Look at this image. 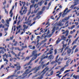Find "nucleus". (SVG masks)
Returning <instances> with one entry per match:
<instances>
[{
    "label": "nucleus",
    "instance_id": "obj_1",
    "mask_svg": "<svg viewBox=\"0 0 79 79\" xmlns=\"http://www.w3.org/2000/svg\"><path fill=\"white\" fill-rule=\"evenodd\" d=\"M40 68V66H39L38 67H35L34 68L31 69L30 71L29 72V69H28L26 70L25 73L27 74H28L30 73H31V72L33 71H34V70H35V71L34 72V73H36L37 72V71H38V70H39Z\"/></svg>",
    "mask_w": 79,
    "mask_h": 79
},
{
    "label": "nucleus",
    "instance_id": "obj_2",
    "mask_svg": "<svg viewBox=\"0 0 79 79\" xmlns=\"http://www.w3.org/2000/svg\"><path fill=\"white\" fill-rule=\"evenodd\" d=\"M68 10V8H66V9L64 10V12L63 14H62V17H64V16H65V15H66L67 13H69V11H70L71 10V9L69 10ZM67 10H68L67 11Z\"/></svg>",
    "mask_w": 79,
    "mask_h": 79
},
{
    "label": "nucleus",
    "instance_id": "obj_3",
    "mask_svg": "<svg viewBox=\"0 0 79 79\" xmlns=\"http://www.w3.org/2000/svg\"><path fill=\"white\" fill-rule=\"evenodd\" d=\"M14 66H17L15 67V69H16L15 70V73H16L17 71H19V70H20L21 69V67L20 65H18V64H14Z\"/></svg>",
    "mask_w": 79,
    "mask_h": 79
},
{
    "label": "nucleus",
    "instance_id": "obj_4",
    "mask_svg": "<svg viewBox=\"0 0 79 79\" xmlns=\"http://www.w3.org/2000/svg\"><path fill=\"white\" fill-rule=\"evenodd\" d=\"M66 50H67V53L68 54H70L71 52H72V50L70 49L69 47H67L66 48L64 49L65 51H66Z\"/></svg>",
    "mask_w": 79,
    "mask_h": 79
},
{
    "label": "nucleus",
    "instance_id": "obj_5",
    "mask_svg": "<svg viewBox=\"0 0 79 79\" xmlns=\"http://www.w3.org/2000/svg\"><path fill=\"white\" fill-rule=\"evenodd\" d=\"M57 27V25H54V26L53 27H52V28L53 29L52 30V33L50 35V36H52V35L55 32V29H56V27Z\"/></svg>",
    "mask_w": 79,
    "mask_h": 79
},
{
    "label": "nucleus",
    "instance_id": "obj_6",
    "mask_svg": "<svg viewBox=\"0 0 79 79\" xmlns=\"http://www.w3.org/2000/svg\"><path fill=\"white\" fill-rule=\"evenodd\" d=\"M27 10L24 9L23 10V12L22 13V12H23V10H21L20 11V14L21 15L23 16V15L26 14V12H27Z\"/></svg>",
    "mask_w": 79,
    "mask_h": 79
},
{
    "label": "nucleus",
    "instance_id": "obj_7",
    "mask_svg": "<svg viewBox=\"0 0 79 79\" xmlns=\"http://www.w3.org/2000/svg\"><path fill=\"white\" fill-rule=\"evenodd\" d=\"M49 69L50 68H49L47 67L44 69L43 70V71L42 72H44V73H45V74L46 72H47V71H48L49 70Z\"/></svg>",
    "mask_w": 79,
    "mask_h": 79
},
{
    "label": "nucleus",
    "instance_id": "obj_8",
    "mask_svg": "<svg viewBox=\"0 0 79 79\" xmlns=\"http://www.w3.org/2000/svg\"><path fill=\"white\" fill-rule=\"evenodd\" d=\"M54 58V56L53 54L51 55L48 57V60H52Z\"/></svg>",
    "mask_w": 79,
    "mask_h": 79
},
{
    "label": "nucleus",
    "instance_id": "obj_9",
    "mask_svg": "<svg viewBox=\"0 0 79 79\" xmlns=\"http://www.w3.org/2000/svg\"><path fill=\"white\" fill-rule=\"evenodd\" d=\"M23 27H24V28L23 29V31H24V32H25V29H28V26H27L25 24H24L23 25Z\"/></svg>",
    "mask_w": 79,
    "mask_h": 79
},
{
    "label": "nucleus",
    "instance_id": "obj_10",
    "mask_svg": "<svg viewBox=\"0 0 79 79\" xmlns=\"http://www.w3.org/2000/svg\"><path fill=\"white\" fill-rule=\"evenodd\" d=\"M38 50H35L34 51H33L32 52V55L30 56V57H32V56L34 55V54L35 53H37L38 52Z\"/></svg>",
    "mask_w": 79,
    "mask_h": 79
},
{
    "label": "nucleus",
    "instance_id": "obj_11",
    "mask_svg": "<svg viewBox=\"0 0 79 79\" xmlns=\"http://www.w3.org/2000/svg\"><path fill=\"white\" fill-rule=\"evenodd\" d=\"M37 8V7H35V9L34 10V11L33 12V13H37V12L38 11V10H40V8H38L37 10H36V9Z\"/></svg>",
    "mask_w": 79,
    "mask_h": 79
},
{
    "label": "nucleus",
    "instance_id": "obj_12",
    "mask_svg": "<svg viewBox=\"0 0 79 79\" xmlns=\"http://www.w3.org/2000/svg\"><path fill=\"white\" fill-rule=\"evenodd\" d=\"M28 47H29L30 49H31L32 50H35V46H33L32 45L29 46Z\"/></svg>",
    "mask_w": 79,
    "mask_h": 79
},
{
    "label": "nucleus",
    "instance_id": "obj_13",
    "mask_svg": "<svg viewBox=\"0 0 79 79\" xmlns=\"http://www.w3.org/2000/svg\"><path fill=\"white\" fill-rule=\"evenodd\" d=\"M6 23H7V24H5L6 25V26L7 27H9V20H8V19H7L6 20Z\"/></svg>",
    "mask_w": 79,
    "mask_h": 79
},
{
    "label": "nucleus",
    "instance_id": "obj_14",
    "mask_svg": "<svg viewBox=\"0 0 79 79\" xmlns=\"http://www.w3.org/2000/svg\"><path fill=\"white\" fill-rule=\"evenodd\" d=\"M44 2H45V1L42 0L41 2L38 3V4L40 6H41V5H42V3H44Z\"/></svg>",
    "mask_w": 79,
    "mask_h": 79
},
{
    "label": "nucleus",
    "instance_id": "obj_15",
    "mask_svg": "<svg viewBox=\"0 0 79 79\" xmlns=\"http://www.w3.org/2000/svg\"><path fill=\"white\" fill-rule=\"evenodd\" d=\"M3 60L4 61H6V63L7 64L8 62V60L6 59V58L5 57H3Z\"/></svg>",
    "mask_w": 79,
    "mask_h": 79
},
{
    "label": "nucleus",
    "instance_id": "obj_16",
    "mask_svg": "<svg viewBox=\"0 0 79 79\" xmlns=\"http://www.w3.org/2000/svg\"><path fill=\"white\" fill-rule=\"evenodd\" d=\"M45 54H43L41 56L40 58V60H41V61H42V60H44V59H45Z\"/></svg>",
    "mask_w": 79,
    "mask_h": 79
},
{
    "label": "nucleus",
    "instance_id": "obj_17",
    "mask_svg": "<svg viewBox=\"0 0 79 79\" xmlns=\"http://www.w3.org/2000/svg\"><path fill=\"white\" fill-rule=\"evenodd\" d=\"M35 2H37L39 1V0H31V3L33 4V5H34V4L35 3Z\"/></svg>",
    "mask_w": 79,
    "mask_h": 79
},
{
    "label": "nucleus",
    "instance_id": "obj_18",
    "mask_svg": "<svg viewBox=\"0 0 79 79\" xmlns=\"http://www.w3.org/2000/svg\"><path fill=\"white\" fill-rule=\"evenodd\" d=\"M59 56L58 55L56 56L55 58V60L57 62H58L59 61H60V57L58 59V58Z\"/></svg>",
    "mask_w": 79,
    "mask_h": 79
},
{
    "label": "nucleus",
    "instance_id": "obj_19",
    "mask_svg": "<svg viewBox=\"0 0 79 79\" xmlns=\"http://www.w3.org/2000/svg\"><path fill=\"white\" fill-rule=\"evenodd\" d=\"M79 38V36H78V37L72 43V45H73L74 44L76 43V42H77V40H78Z\"/></svg>",
    "mask_w": 79,
    "mask_h": 79
},
{
    "label": "nucleus",
    "instance_id": "obj_20",
    "mask_svg": "<svg viewBox=\"0 0 79 79\" xmlns=\"http://www.w3.org/2000/svg\"><path fill=\"white\" fill-rule=\"evenodd\" d=\"M57 25L59 26H63L64 25V24H62V22H59V23H58Z\"/></svg>",
    "mask_w": 79,
    "mask_h": 79
},
{
    "label": "nucleus",
    "instance_id": "obj_21",
    "mask_svg": "<svg viewBox=\"0 0 79 79\" xmlns=\"http://www.w3.org/2000/svg\"><path fill=\"white\" fill-rule=\"evenodd\" d=\"M61 44H63V47H66L67 46V44H64V41H63Z\"/></svg>",
    "mask_w": 79,
    "mask_h": 79
},
{
    "label": "nucleus",
    "instance_id": "obj_22",
    "mask_svg": "<svg viewBox=\"0 0 79 79\" xmlns=\"http://www.w3.org/2000/svg\"><path fill=\"white\" fill-rule=\"evenodd\" d=\"M11 53L13 55H15V57H17V55H16L13 51H11Z\"/></svg>",
    "mask_w": 79,
    "mask_h": 79
},
{
    "label": "nucleus",
    "instance_id": "obj_23",
    "mask_svg": "<svg viewBox=\"0 0 79 79\" xmlns=\"http://www.w3.org/2000/svg\"><path fill=\"white\" fill-rule=\"evenodd\" d=\"M57 62H58L56 60L55 61H53L51 62V64H53L56 63H57Z\"/></svg>",
    "mask_w": 79,
    "mask_h": 79
},
{
    "label": "nucleus",
    "instance_id": "obj_24",
    "mask_svg": "<svg viewBox=\"0 0 79 79\" xmlns=\"http://www.w3.org/2000/svg\"><path fill=\"white\" fill-rule=\"evenodd\" d=\"M47 39H46L42 41L41 42V44H44V42H46L47 41Z\"/></svg>",
    "mask_w": 79,
    "mask_h": 79
},
{
    "label": "nucleus",
    "instance_id": "obj_25",
    "mask_svg": "<svg viewBox=\"0 0 79 79\" xmlns=\"http://www.w3.org/2000/svg\"><path fill=\"white\" fill-rule=\"evenodd\" d=\"M15 76L14 75H11L10 76H8V77H7L6 78V79H10V78H11V77H14Z\"/></svg>",
    "mask_w": 79,
    "mask_h": 79
},
{
    "label": "nucleus",
    "instance_id": "obj_26",
    "mask_svg": "<svg viewBox=\"0 0 79 79\" xmlns=\"http://www.w3.org/2000/svg\"><path fill=\"white\" fill-rule=\"evenodd\" d=\"M66 55V52H65V51L64 50V51L63 53L62 54L61 56H64L65 55Z\"/></svg>",
    "mask_w": 79,
    "mask_h": 79
},
{
    "label": "nucleus",
    "instance_id": "obj_27",
    "mask_svg": "<svg viewBox=\"0 0 79 79\" xmlns=\"http://www.w3.org/2000/svg\"><path fill=\"white\" fill-rule=\"evenodd\" d=\"M22 76H19L18 77V78H20V79H24V78H25V76H24L23 77H21Z\"/></svg>",
    "mask_w": 79,
    "mask_h": 79
},
{
    "label": "nucleus",
    "instance_id": "obj_28",
    "mask_svg": "<svg viewBox=\"0 0 79 79\" xmlns=\"http://www.w3.org/2000/svg\"><path fill=\"white\" fill-rule=\"evenodd\" d=\"M78 75H73V77L75 79H77V77H78Z\"/></svg>",
    "mask_w": 79,
    "mask_h": 79
},
{
    "label": "nucleus",
    "instance_id": "obj_29",
    "mask_svg": "<svg viewBox=\"0 0 79 79\" xmlns=\"http://www.w3.org/2000/svg\"><path fill=\"white\" fill-rule=\"evenodd\" d=\"M42 11H40L38 12V13L37 14V15H42Z\"/></svg>",
    "mask_w": 79,
    "mask_h": 79
},
{
    "label": "nucleus",
    "instance_id": "obj_30",
    "mask_svg": "<svg viewBox=\"0 0 79 79\" xmlns=\"http://www.w3.org/2000/svg\"><path fill=\"white\" fill-rule=\"evenodd\" d=\"M27 73H26L25 72L23 74L22 76H25V77H26L27 76Z\"/></svg>",
    "mask_w": 79,
    "mask_h": 79
},
{
    "label": "nucleus",
    "instance_id": "obj_31",
    "mask_svg": "<svg viewBox=\"0 0 79 79\" xmlns=\"http://www.w3.org/2000/svg\"><path fill=\"white\" fill-rule=\"evenodd\" d=\"M69 18H70V17H65V21H68V20H69Z\"/></svg>",
    "mask_w": 79,
    "mask_h": 79
},
{
    "label": "nucleus",
    "instance_id": "obj_32",
    "mask_svg": "<svg viewBox=\"0 0 79 79\" xmlns=\"http://www.w3.org/2000/svg\"><path fill=\"white\" fill-rule=\"evenodd\" d=\"M35 59H36V58L33 57L31 59V60H30V62H32L33 60H34Z\"/></svg>",
    "mask_w": 79,
    "mask_h": 79
},
{
    "label": "nucleus",
    "instance_id": "obj_33",
    "mask_svg": "<svg viewBox=\"0 0 79 79\" xmlns=\"http://www.w3.org/2000/svg\"><path fill=\"white\" fill-rule=\"evenodd\" d=\"M75 27V25H73L72 26L70 27V29H73V28H74Z\"/></svg>",
    "mask_w": 79,
    "mask_h": 79
},
{
    "label": "nucleus",
    "instance_id": "obj_34",
    "mask_svg": "<svg viewBox=\"0 0 79 79\" xmlns=\"http://www.w3.org/2000/svg\"><path fill=\"white\" fill-rule=\"evenodd\" d=\"M67 32H69V31L68 30H67L65 31H64L62 33L63 34H66Z\"/></svg>",
    "mask_w": 79,
    "mask_h": 79
},
{
    "label": "nucleus",
    "instance_id": "obj_35",
    "mask_svg": "<svg viewBox=\"0 0 79 79\" xmlns=\"http://www.w3.org/2000/svg\"><path fill=\"white\" fill-rule=\"evenodd\" d=\"M31 10H29L28 11V14H27V16H29V15H30V14L31 13Z\"/></svg>",
    "mask_w": 79,
    "mask_h": 79
},
{
    "label": "nucleus",
    "instance_id": "obj_36",
    "mask_svg": "<svg viewBox=\"0 0 79 79\" xmlns=\"http://www.w3.org/2000/svg\"><path fill=\"white\" fill-rule=\"evenodd\" d=\"M38 74H39V72L36 75H35L34 76H33V77L32 78H34V77H37V76H38Z\"/></svg>",
    "mask_w": 79,
    "mask_h": 79
},
{
    "label": "nucleus",
    "instance_id": "obj_37",
    "mask_svg": "<svg viewBox=\"0 0 79 79\" xmlns=\"http://www.w3.org/2000/svg\"><path fill=\"white\" fill-rule=\"evenodd\" d=\"M20 32V30H18V29H17L15 35H16L18 34V33H19V32Z\"/></svg>",
    "mask_w": 79,
    "mask_h": 79
},
{
    "label": "nucleus",
    "instance_id": "obj_38",
    "mask_svg": "<svg viewBox=\"0 0 79 79\" xmlns=\"http://www.w3.org/2000/svg\"><path fill=\"white\" fill-rule=\"evenodd\" d=\"M34 6V4H32V5H31L30 6V10H31V9Z\"/></svg>",
    "mask_w": 79,
    "mask_h": 79
},
{
    "label": "nucleus",
    "instance_id": "obj_39",
    "mask_svg": "<svg viewBox=\"0 0 79 79\" xmlns=\"http://www.w3.org/2000/svg\"><path fill=\"white\" fill-rule=\"evenodd\" d=\"M34 55V56L35 57V58H36V59L37 58V56H38V54H37V53H36V54H34V55Z\"/></svg>",
    "mask_w": 79,
    "mask_h": 79
},
{
    "label": "nucleus",
    "instance_id": "obj_40",
    "mask_svg": "<svg viewBox=\"0 0 79 79\" xmlns=\"http://www.w3.org/2000/svg\"><path fill=\"white\" fill-rule=\"evenodd\" d=\"M71 71L70 70H66L64 72V74H65V73H68V72H69Z\"/></svg>",
    "mask_w": 79,
    "mask_h": 79
},
{
    "label": "nucleus",
    "instance_id": "obj_41",
    "mask_svg": "<svg viewBox=\"0 0 79 79\" xmlns=\"http://www.w3.org/2000/svg\"><path fill=\"white\" fill-rule=\"evenodd\" d=\"M64 67H63L60 70V72H62L64 71Z\"/></svg>",
    "mask_w": 79,
    "mask_h": 79
},
{
    "label": "nucleus",
    "instance_id": "obj_42",
    "mask_svg": "<svg viewBox=\"0 0 79 79\" xmlns=\"http://www.w3.org/2000/svg\"><path fill=\"white\" fill-rule=\"evenodd\" d=\"M61 39H60V40H57L56 41V43L57 44H58V43H59V42H60V41H61Z\"/></svg>",
    "mask_w": 79,
    "mask_h": 79
},
{
    "label": "nucleus",
    "instance_id": "obj_43",
    "mask_svg": "<svg viewBox=\"0 0 79 79\" xmlns=\"http://www.w3.org/2000/svg\"><path fill=\"white\" fill-rule=\"evenodd\" d=\"M22 48L23 50L24 48H27V46L26 45L25 46H22Z\"/></svg>",
    "mask_w": 79,
    "mask_h": 79
},
{
    "label": "nucleus",
    "instance_id": "obj_44",
    "mask_svg": "<svg viewBox=\"0 0 79 79\" xmlns=\"http://www.w3.org/2000/svg\"><path fill=\"white\" fill-rule=\"evenodd\" d=\"M34 8H37L38 7V6L37 5V4H35L34 6Z\"/></svg>",
    "mask_w": 79,
    "mask_h": 79
},
{
    "label": "nucleus",
    "instance_id": "obj_45",
    "mask_svg": "<svg viewBox=\"0 0 79 79\" xmlns=\"http://www.w3.org/2000/svg\"><path fill=\"white\" fill-rule=\"evenodd\" d=\"M22 54L21 52H19V53L17 55L18 56H21V55Z\"/></svg>",
    "mask_w": 79,
    "mask_h": 79
},
{
    "label": "nucleus",
    "instance_id": "obj_46",
    "mask_svg": "<svg viewBox=\"0 0 79 79\" xmlns=\"http://www.w3.org/2000/svg\"><path fill=\"white\" fill-rule=\"evenodd\" d=\"M60 67H61V66H58L57 67H56V68H55V69H60Z\"/></svg>",
    "mask_w": 79,
    "mask_h": 79
},
{
    "label": "nucleus",
    "instance_id": "obj_47",
    "mask_svg": "<svg viewBox=\"0 0 79 79\" xmlns=\"http://www.w3.org/2000/svg\"><path fill=\"white\" fill-rule=\"evenodd\" d=\"M78 51H79V49H78V48H77L75 50V52L76 53V52H77Z\"/></svg>",
    "mask_w": 79,
    "mask_h": 79
},
{
    "label": "nucleus",
    "instance_id": "obj_48",
    "mask_svg": "<svg viewBox=\"0 0 79 79\" xmlns=\"http://www.w3.org/2000/svg\"><path fill=\"white\" fill-rule=\"evenodd\" d=\"M35 16V15H30L29 17V18H30L31 17V18H33V17H34V16Z\"/></svg>",
    "mask_w": 79,
    "mask_h": 79
},
{
    "label": "nucleus",
    "instance_id": "obj_49",
    "mask_svg": "<svg viewBox=\"0 0 79 79\" xmlns=\"http://www.w3.org/2000/svg\"><path fill=\"white\" fill-rule=\"evenodd\" d=\"M69 74V73L66 74L63 77H63H66V76H68V75Z\"/></svg>",
    "mask_w": 79,
    "mask_h": 79
},
{
    "label": "nucleus",
    "instance_id": "obj_50",
    "mask_svg": "<svg viewBox=\"0 0 79 79\" xmlns=\"http://www.w3.org/2000/svg\"><path fill=\"white\" fill-rule=\"evenodd\" d=\"M30 57H29V56H27V57L26 58V60H28L29 59V58H30Z\"/></svg>",
    "mask_w": 79,
    "mask_h": 79
},
{
    "label": "nucleus",
    "instance_id": "obj_51",
    "mask_svg": "<svg viewBox=\"0 0 79 79\" xmlns=\"http://www.w3.org/2000/svg\"><path fill=\"white\" fill-rule=\"evenodd\" d=\"M17 49L18 50H19L20 52H21V51H22V50H23V49H22V48L21 49H20L19 48H18Z\"/></svg>",
    "mask_w": 79,
    "mask_h": 79
},
{
    "label": "nucleus",
    "instance_id": "obj_52",
    "mask_svg": "<svg viewBox=\"0 0 79 79\" xmlns=\"http://www.w3.org/2000/svg\"><path fill=\"white\" fill-rule=\"evenodd\" d=\"M17 49L18 50H19L20 52H21V51H22V50H23V49H22V48L21 49H20L19 48H18Z\"/></svg>",
    "mask_w": 79,
    "mask_h": 79
},
{
    "label": "nucleus",
    "instance_id": "obj_53",
    "mask_svg": "<svg viewBox=\"0 0 79 79\" xmlns=\"http://www.w3.org/2000/svg\"><path fill=\"white\" fill-rule=\"evenodd\" d=\"M17 49L18 50H19L20 52H21V51H22V50H23V49H22V48L21 49H20L19 48H18Z\"/></svg>",
    "mask_w": 79,
    "mask_h": 79
},
{
    "label": "nucleus",
    "instance_id": "obj_54",
    "mask_svg": "<svg viewBox=\"0 0 79 79\" xmlns=\"http://www.w3.org/2000/svg\"><path fill=\"white\" fill-rule=\"evenodd\" d=\"M17 44H18V42H17V41H16L15 43L14 44V46H16V45H17Z\"/></svg>",
    "mask_w": 79,
    "mask_h": 79
},
{
    "label": "nucleus",
    "instance_id": "obj_55",
    "mask_svg": "<svg viewBox=\"0 0 79 79\" xmlns=\"http://www.w3.org/2000/svg\"><path fill=\"white\" fill-rule=\"evenodd\" d=\"M76 47H77V45H75L72 48V49L73 50H74L76 48Z\"/></svg>",
    "mask_w": 79,
    "mask_h": 79
},
{
    "label": "nucleus",
    "instance_id": "obj_56",
    "mask_svg": "<svg viewBox=\"0 0 79 79\" xmlns=\"http://www.w3.org/2000/svg\"><path fill=\"white\" fill-rule=\"evenodd\" d=\"M25 54V52H23L22 53V55L21 56V57H23V55Z\"/></svg>",
    "mask_w": 79,
    "mask_h": 79
},
{
    "label": "nucleus",
    "instance_id": "obj_57",
    "mask_svg": "<svg viewBox=\"0 0 79 79\" xmlns=\"http://www.w3.org/2000/svg\"><path fill=\"white\" fill-rule=\"evenodd\" d=\"M72 60V59H69L67 61L69 63L70 62H71Z\"/></svg>",
    "mask_w": 79,
    "mask_h": 79
},
{
    "label": "nucleus",
    "instance_id": "obj_58",
    "mask_svg": "<svg viewBox=\"0 0 79 79\" xmlns=\"http://www.w3.org/2000/svg\"><path fill=\"white\" fill-rule=\"evenodd\" d=\"M75 24L76 25V26H77L79 25V22H75Z\"/></svg>",
    "mask_w": 79,
    "mask_h": 79
},
{
    "label": "nucleus",
    "instance_id": "obj_59",
    "mask_svg": "<svg viewBox=\"0 0 79 79\" xmlns=\"http://www.w3.org/2000/svg\"><path fill=\"white\" fill-rule=\"evenodd\" d=\"M20 27H21V25H19L18 27H17V29H19Z\"/></svg>",
    "mask_w": 79,
    "mask_h": 79
},
{
    "label": "nucleus",
    "instance_id": "obj_60",
    "mask_svg": "<svg viewBox=\"0 0 79 79\" xmlns=\"http://www.w3.org/2000/svg\"><path fill=\"white\" fill-rule=\"evenodd\" d=\"M33 43H34V44L35 45L36 44V41H33L31 42V44H33Z\"/></svg>",
    "mask_w": 79,
    "mask_h": 79
},
{
    "label": "nucleus",
    "instance_id": "obj_61",
    "mask_svg": "<svg viewBox=\"0 0 79 79\" xmlns=\"http://www.w3.org/2000/svg\"><path fill=\"white\" fill-rule=\"evenodd\" d=\"M49 52V55H51V54H52V53H53V51L50 50Z\"/></svg>",
    "mask_w": 79,
    "mask_h": 79
},
{
    "label": "nucleus",
    "instance_id": "obj_62",
    "mask_svg": "<svg viewBox=\"0 0 79 79\" xmlns=\"http://www.w3.org/2000/svg\"><path fill=\"white\" fill-rule=\"evenodd\" d=\"M8 57H10V58H12V57H11V54H9L8 55Z\"/></svg>",
    "mask_w": 79,
    "mask_h": 79
},
{
    "label": "nucleus",
    "instance_id": "obj_63",
    "mask_svg": "<svg viewBox=\"0 0 79 79\" xmlns=\"http://www.w3.org/2000/svg\"><path fill=\"white\" fill-rule=\"evenodd\" d=\"M44 35H42V36H41V37L40 38L41 39H43L44 38Z\"/></svg>",
    "mask_w": 79,
    "mask_h": 79
},
{
    "label": "nucleus",
    "instance_id": "obj_64",
    "mask_svg": "<svg viewBox=\"0 0 79 79\" xmlns=\"http://www.w3.org/2000/svg\"><path fill=\"white\" fill-rule=\"evenodd\" d=\"M13 35L12 36V37H10V40H13Z\"/></svg>",
    "mask_w": 79,
    "mask_h": 79
}]
</instances>
